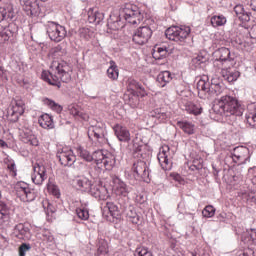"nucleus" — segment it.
I'll return each instance as SVG.
<instances>
[{
    "instance_id": "obj_1",
    "label": "nucleus",
    "mask_w": 256,
    "mask_h": 256,
    "mask_svg": "<svg viewBox=\"0 0 256 256\" xmlns=\"http://www.w3.org/2000/svg\"><path fill=\"white\" fill-rule=\"evenodd\" d=\"M243 111H245V106L236 97L225 95L212 106L211 117L216 115L214 119L217 121L221 117H232V119H236L243 115Z\"/></svg>"
},
{
    "instance_id": "obj_2",
    "label": "nucleus",
    "mask_w": 256,
    "mask_h": 256,
    "mask_svg": "<svg viewBox=\"0 0 256 256\" xmlns=\"http://www.w3.org/2000/svg\"><path fill=\"white\" fill-rule=\"evenodd\" d=\"M44 81L61 89L62 83H71V66L65 61H53L49 72L42 73Z\"/></svg>"
},
{
    "instance_id": "obj_3",
    "label": "nucleus",
    "mask_w": 256,
    "mask_h": 256,
    "mask_svg": "<svg viewBox=\"0 0 256 256\" xmlns=\"http://www.w3.org/2000/svg\"><path fill=\"white\" fill-rule=\"evenodd\" d=\"M198 95L201 99H215L223 93V83L219 78H212L209 82L208 76H202L197 82Z\"/></svg>"
},
{
    "instance_id": "obj_4",
    "label": "nucleus",
    "mask_w": 256,
    "mask_h": 256,
    "mask_svg": "<svg viewBox=\"0 0 256 256\" xmlns=\"http://www.w3.org/2000/svg\"><path fill=\"white\" fill-rule=\"evenodd\" d=\"M120 16L131 25H139L144 19L143 12L135 4H126L120 11Z\"/></svg>"
},
{
    "instance_id": "obj_5",
    "label": "nucleus",
    "mask_w": 256,
    "mask_h": 256,
    "mask_svg": "<svg viewBox=\"0 0 256 256\" xmlns=\"http://www.w3.org/2000/svg\"><path fill=\"white\" fill-rule=\"evenodd\" d=\"M190 34L191 27L189 26H171L165 31L166 38L176 43H185Z\"/></svg>"
},
{
    "instance_id": "obj_6",
    "label": "nucleus",
    "mask_w": 256,
    "mask_h": 256,
    "mask_svg": "<svg viewBox=\"0 0 256 256\" xmlns=\"http://www.w3.org/2000/svg\"><path fill=\"white\" fill-rule=\"evenodd\" d=\"M97 167L98 169H105V171H111L115 167V155L107 150H97Z\"/></svg>"
},
{
    "instance_id": "obj_7",
    "label": "nucleus",
    "mask_w": 256,
    "mask_h": 256,
    "mask_svg": "<svg viewBox=\"0 0 256 256\" xmlns=\"http://www.w3.org/2000/svg\"><path fill=\"white\" fill-rule=\"evenodd\" d=\"M46 33L51 41H55L56 43L61 42L62 39L67 37V30L65 29V26H61L55 22L48 23Z\"/></svg>"
},
{
    "instance_id": "obj_8",
    "label": "nucleus",
    "mask_w": 256,
    "mask_h": 256,
    "mask_svg": "<svg viewBox=\"0 0 256 256\" xmlns=\"http://www.w3.org/2000/svg\"><path fill=\"white\" fill-rule=\"evenodd\" d=\"M25 113V102L21 98L16 97L11 101V108L8 110V115L12 123H17L19 117Z\"/></svg>"
},
{
    "instance_id": "obj_9",
    "label": "nucleus",
    "mask_w": 256,
    "mask_h": 256,
    "mask_svg": "<svg viewBox=\"0 0 256 256\" xmlns=\"http://www.w3.org/2000/svg\"><path fill=\"white\" fill-rule=\"evenodd\" d=\"M157 159L164 171H171L173 169V157L171 156V149L168 145L160 148Z\"/></svg>"
},
{
    "instance_id": "obj_10",
    "label": "nucleus",
    "mask_w": 256,
    "mask_h": 256,
    "mask_svg": "<svg viewBox=\"0 0 256 256\" xmlns=\"http://www.w3.org/2000/svg\"><path fill=\"white\" fill-rule=\"evenodd\" d=\"M132 170L135 173L136 179H142V181L150 180L151 172L149 170V164L143 160H138L132 166Z\"/></svg>"
},
{
    "instance_id": "obj_11",
    "label": "nucleus",
    "mask_w": 256,
    "mask_h": 256,
    "mask_svg": "<svg viewBox=\"0 0 256 256\" xmlns=\"http://www.w3.org/2000/svg\"><path fill=\"white\" fill-rule=\"evenodd\" d=\"M153 36V30L149 27L141 26L133 34L132 41L136 45H145Z\"/></svg>"
},
{
    "instance_id": "obj_12",
    "label": "nucleus",
    "mask_w": 256,
    "mask_h": 256,
    "mask_svg": "<svg viewBox=\"0 0 256 256\" xmlns=\"http://www.w3.org/2000/svg\"><path fill=\"white\" fill-rule=\"evenodd\" d=\"M57 159L60 162V165H63V167H71L77 160L75 154H73V150L64 147L61 150H59L56 154Z\"/></svg>"
},
{
    "instance_id": "obj_13",
    "label": "nucleus",
    "mask_w": 256,
    "mask_h": 256,
    "mask_svg": "<svg viewBox=\"0 0 256 256\" xmlns=\"http://www.w3.org/2000/svg\"><path fill=\"white\" fill-rule=\"evenodd\" d=\"M230 155L234 163H237L238 165H243V163H247V161H249V148L244 146H238L233 149Z\"/></svg>"
},
{
    "instance_id": "obj_14",
    "label": "nucleus",
    "mask_w": 256,
    "mask_h": 256,
    "mask_svg": "<svg viewBox=\"0 0 256 256\" xmlns=\"http://www.w3.org/2000/svg\"><path fill=\"white\" fill-rule=\"evenodd\" d=\"M17 193L20 195L22 201L31 202L37 199V192L29 188V184L25 182H20L17 186Z\"/></svg>"
},
{
    "instance_id": "obj_15",
    "label": "nucleus",
    "mask_w": 256,
    "mask_h": 256,
    "mask_svg": "<svg viewBox=\"0 0 256 256\" xmlns=\"http://www.w3.org/2000/svg\"><path fill=\"white\" fill-rule=\"evenodd\" d=\"M100 209L102 217H104L106 221H111V217H116L119 214V207L113 202H102Z\"/></svg>"
},
{
    "instance_id": "obj_16",
    "label": "nucleus",
    "mask_w": 256,
    "mask_h": 256,
    "mask_svg": "<svg viewBox=\"0 0 256 256\" xmlns=\"http://www.w3.org/2000/svg\"><path fill=\"white\" fill-rule=\"evenodd\" d=\"M34 173L32 174V182L35 185H43V181L47 179V168L41 164H35L33 166Z\"/></svg>"
},
{
    "instance_id": "obj_17",
    "label": "nucleus",
    "mask_w": 256,
    "mask_h": 256,
    "mask_svg": "<svg viewBox=\"0 0 256 256\" xmlns=\"http://www.w3.org/2000/svg\"><path fill=\"white\" fill-rule=\"evenodd\" d=\"M112 183L114 185L116 195H119L120 197H128L129 193L132 191V188L127 186L126 183L118 176L112 177Z\"/></svg>"
},
{
    "instance_id": "obj_18",
    "label": "nucleus",
    "mask_w": 256,
    "mask_h": 256,
    "mask_svg": "<svg viewBox=\"0 0 256 256\" xmlns=\"http://www.w3.org/2000/svg\"><path fill=\"white\" fill-rule=\"evenodd\" d=\"M11 219V207L4 201L0 190V225H8Z\"/></svg>"
},
{
    "instance_id": "obj_19",
    "label": "nucleus",
    "mask_w": 256,
    "mask_h": 256,
    "mask_svg": "<svg viewBox=\"0 0 256 256\" xmlns=\"http://www.w3.org/2000/svg\"><path fill=\"white\" fill-rule=\"evenodd\" d=\"M127 91L128 93H139L140 97H147V90L133 78L127 80Z\"/></svg>"
},
{
    "instance_id": "obj_20",
    "label": "nucleus",
    "mask_w": 256,
    "mask_h": 256,
    "mask_svg": "<svg viewBox=\"0 0 256 256\" xmlns=\"http://www.w3.org/2000/svg\"><path fill=\"white\" fill-rule=\"evenodd\" d=\"M114 133L119 141L122 143H129L131 141V132L127 127L116 124L114 127Z\"/></svg>"
},
{
    "instance_id": "obj_21",
    "label": "nucleus",
    "mask_w": 256,
    "mask_h": 256,
    "mask_svg": "<svg viewBox=\"0 0 256 256\" xmlns=\"http://www.w3.org/2000/svg\"><path fill=\"white\" fill-rule=\"evenodd\" d=\"M221 75L225 81H228V83H233V81H237V79H239L241 73L231 67H222Z\"/></svg>"
},
{
    "instance_id": "obj_22",
    "label": "nucleus",
    "mask_w": 256,
    "mask_h": 256,
    "mask_svg": "<svg viewBox=\"0 0 256 256\" xmlns=\"http://www.w3.org/2000/svg\"><path fill=\"white\" fill-rule=\"evenodd\" d=\"M14 233L18 239H31V229H29L27 224H17L14 227Z\"/></svg>"
},
{
    "instance_id": "obj_23",
    "label": "nucleus",
    "mask_w": 256,
    "mask_h": 256,
    "mask_svg": "<svg viewBox=\"0 0 256 256\" xmlns=\"http://www.w3.org/2000/svg\"><path fill=\"white\" fill-rule=\"evenodd\" d=\"M217 54L219 58L216 60V63H220L222 67L223 65H227L233 61V58L231 57V50H229V48H219L217 50Z\"/></svg>"
},
{
    "instance_id": "obj_24",
    "label": "nucleus",
    "mask_w": 256,
    "mask_h": 256,
    "mask_svg": "<svg viewBox=\"0 0 256 256\" xmlns=\"http://www.w3.org/2000/svg\"><path fill=\"white\" fill-rule=\"evenodd\" d=\"M75 184L76 187L78 189H80V191H89V193L93 196V197H97L96 192L93 188V185L91 184V181H89V179L87 178H78L75 180Z\"/></svg>"
},
{
    "instance_id": "obj_25",
    "label": "nucleus",
    "mask_w": 256,
    "mask_h": 256,
    "mask_svg": "<svg viewBox=\"0 0 256 256\" xmlns=\"http://www.w3.org/2000/svg\"><path fill=\"white\" fill-rule=\"evenodd\" d=\"M246 123L251 127V129H256V105L250 104L247 107V112L245 114Z\"/></svg>"
},
{
    "instance_id": "obj_26",
    "label": "nucleus",
    "mask_w": 256,
    "mask_h": 256,
    "mask_svg": "<svg viewBox=\"0 0 256 256\" xmlns=\"http://www.w3.org/2000/svg\"><path fill=\"white\" fill-rule=\"evenodd\" d=\"M173 77H175V74H172L170 71H162L157 76V83L160 87H166L168 83H171L173 81Z\"/></svg>"
},
{
    "instance_id": "obj_27",
    "label": "nucleus",
    "mask_w": 256,
    "mask_h": 256,
    "mask_svg": "<svg viewBox=\"0 0 256 256\" xmlns=\"http://www.w3.org/2000/svg\"><path fill=\"white\" fill-rule=\"evenodd\" d=\"M139 97H141L139 92H129L124 95V100L132 109H135L139 107Z\"/></svg>"
},
{
    "instance_id": "obj_28",
    "label": "nucleus",
    "mask_w": 256,
    "mask_h": 256,
    "mask_svg": "<svg viewBox=\"0 0 256 256\" xmlns=\"http://www.w3.org/2000/svg\"><path fill=\"white\" fill-rule=\"evenodd\" d=\"M234 12L236 13L240 21H243L244 23H249L251 21V12L245 11V8L243 7V5L241 4L236 5L234 7Z\"/></svg>"
},
{
    "instance_id": "obj_29",
    "label": "nucleus",
    "mask_w": 256,
    "mask_h": 256,
    "mask_svg": "<svg viewBox=\"0 0 256 256\" xmlns=\"http://www.w3.org/2000/svg\"><path fill=\"white\" fill-rule=\"evenodd\" d=\"M21 139L23 143H26L28 145H32L33 147H37L39 145V140H37V137L33 135V132L31 130H26L21 134Z\"/></svg>"
},
{
    "instance_id": "obj_30",
    "label": "nucleus",
    "mask_w": 256,
    "mask_h": 256,
    "mask_svg": "<svg viewBox=\"0 0 256 256\" xmlns=\"http://www.w3.org/2000/svg\"><path fill=\"white\" fill-rule=\"evenodd\" d=\"M38 123L43 129H53L55 127L53 117H51L49 114H43L39 118Z\"/></svg>"
},
{
    "instance_id": "obj_31",
    "label": "nucleus",
    "mask_w": 256,
    "mask_h": 256,
    "mask_svg": "<svg viewBox=\"0 0 256 256\" xmlns=\"http://www.w3.org/2000/svg\"><path fill=\"white\" fill-rule=\"evenodd\" d=\"M20 4L27 15H35V7H37L35 0H20Z\"/></svg>"
},
{
    "instance_id": "obj_32",
    "label": "nucleus",
    "mask_w": 256,
    "mask_h": 256,
    "mask_svg": "<svg viewBox=\"0 0 256 256\" xmlns=\"http://www.w3.org/2000/svg\"><path fill=\"white\" fill-rule=\"evenodd\" d=\"M49 55L52 59H61V57L67 55V49H65L63 45H57L50 50Z\"/></svg>"
},
{
    "instance_id": "obj_33",
    "label": "nucleus",
    "mask_w": 256,
    "mask_h": 256,
    "mask_svg": "<svg viewBox=\"0 0 256 256\" xmlns=\"http://www.w3.org/2000/svg\"><path fill=\"white\" fill-rule=\"evenodd\" d=\"M177 125L187 135L195 134V124H193L192 122L182 121V122H178Z\"/></svg>"
},
{
    "instance_id": "obj_34",
    "label": "nucleus",
    "mask_w": 256,
    "mask_h": 256,
    "mask_svg": "<svg viewBox=\"0 0 256 256\" xmlns=\"http://www.w3.org/2000/svg\"><path fill=\"white\" fill-rule=\"evenodd\" d=\"M207 57L203 54H197L194 56L191 60V66L194 67V69H201L203 65H205V62L207 61Z\"/></svg>"
},
{
    "instance_id": "obj_35",
    "label": "nucleus",
    "mask_w": 256,
    "mask_h": 256,
    "mask_svg": "<svg viewBox=\"0 0 256 256\" xmlns=\"http://www.w3.org/2000/svg\"><path fill=\"white\" fill-rule=\"evenodd\" d=\"M210 23L212 27H223L227 24V17H225L223 14L214 15L211 17Z\"/></svg>"
},
{
    "instance_id": "obj_36",
    "label": "nucleus",
    "mask_w": 256,
    "mask_h": 256,
    "mask_svg": "<svg viewBox=\"0 0 256 256\" xmlns=\"http://www.w3.org/2000/svg\"><path fill=\"white\" fill-rule=\"evenodd\" d=\"M109 245L105 239H100L98 241V256H108Z\"/></svg>"
},
{
    "instance_id": "obj_37",
    "label": "nucleus",
    "mask_w": 256,
    "mask_h": 256,
    "mask_svg": "<svg viewBox=\"0 0 256 256\" xmlns=\"http://www.w3.org/2000/svg\"><path fill=\"white\" fill-rule=\"evenodd\" d=\"M127 220L130 221V223H133V225H139L143 221V218L135 210H129L127 213Z\"/></svg>"
},
{
    "instance_id": "obj_38",
    "label": "nucleus",
    "mask_w": 256,
    "mask_h": 256,
    "mask_svg": "<svg viewBox=\"0 0 256 256\" xmlns=\"http://www.w3.org/2000/svg\"><path fill=\"white\" fill-rule=\"evenodd\" d=\"M107 75L112 81L119 79V69H117L115 62H111V66L107 69Z\"/></svg>"
},
{
    "instance_id": "obj_39",
    "label": "nucleus",
    "mask_w": 256,
    "mask_h": 256,
    "mask_svg": "<svg viewBox=\"0 0 256 256\" xmlns=\"http://www.w3.org/2000/svg\"><path fill=\"white\" fill-rule=\"evenodd\" d=\"M15 17V10L13 9V5L8 4L4 7L2 11V19H13Z\"/></svg>"
},
{
    "instance_id": "obj_40",
    "label": "nucleus",
    "mask_w": 256,
    "mask_h": 256,
    "mask_svg": "<svg viewBox=\"0 0 256 256\" xmlns=\"http://www.w3.org/2000/svg\"><path fill=\"white\" fill-rule=\"evenodd\" d=\"M98 187H100V188H98L99 199H101L102 201H105V199H107V197H109V192L107 191L105 182L100 180L98 183Z\"/></svg>"
},
{
    "instance_id": "obj_41",
    "label": "nucleus",
    "mask_w": 256,
    "mask_h": 256,
    "mask_svg": "<svg viewBox=\"0 0 256 256\" xmlns=\"http://www.w3.org/2000/svg\"><path fill=\"white\" fill-rule=\"evenodd\" d=\"M77 153L79 157L84 159V161H88L89 163L93 161V156L91 155V153H89V151L85 150L83 147H78Z\"/></svg>"
},
{
    "instance_id": "obj_42",
    "label": "nucleus",
    "mask_w": 256,
    "mask_h": 256,
    "mask_svg": "<svg viewBox=\"0 0 256 256\" xmlns=\"http://www.w3.org/2000/svg\"><path fill=\"white\" fill-rule=\"evenodd\" d=\"M186 111L192 115H201L203 108L199 104H189L186 108Z\"/></svg>"
},
{
    "instance_id": "obj_43",
    "label": "nucleus",
    "mask_w": 256,
    "mask_h": 256,
    "mask_svg": "<svg viewBox=\"0 0 256 256\" xmlns=\"http://www.w3.org/2000/svg\"><path fill=\"white\" fill-rule=\"evenodd\" d=\"M44 103H45V105L50 107V109H52V111H55L56 113H61V111H63V107L53 100L46 99L44 101Z\"/></svg>"
},
{
    "instance_id": "obj_44",
    "label": "nucleus",
    "mask_w": 256,
    "mask_h": 256,
    "mask_svg": "<svg viewBox=\"0 0 256 256\" xmlns=\"http://www.w3.org/2000/svg\"><path fill=\"white\" fill-rule=\"evenodd\" d=\"M243 241L249 245L256 244V229H251L250 232L247 233V236L243 238Z\"/></svg>"
},
{
    "instance_id": "obj_45",
    "label": "nucleus",
    "mask_w": 256,
    "mask_h": 256,
    "mask_svg": "<svg viewBox=\"0 0 256 256\" xmlns=\"http://www.w3.org/2000/svg\"><path fill=\"white\" fill-rule=\"evenodd\" d=\"M202 215H203V217H205L206 219H210L211 217H214V216H215V207H213L212 205L206 206V207L202 210Z\"/></svg>"
},
{
    "instance_id": "obj_46",
    "label": "nucleus",
    "mask_w": 256,
    "mask_h": 256,
    "mask_svg": "<svg viewBox=\"0 0 256 256\" xmlns=\"http://www.w3.org/2000/svg\"><path fill=\"white\" fill-rule=\"evenodd\" d=\"M152 55L154 59H163L167 57V48L158 47L157 51H155Z\"/></svg>"
},
{
    "instance_id": "obj_47",
    "label": "nucleus",
    "mask_w": 256,
    "mask_h": 256,
    "mask_svg": "<svg viewBox=\"0 0 256 256\" xmlns=\"http://www.w3.org/2000/svg\"><path fill=\"white\" fill-rule=\"evenodd\" d=\"M76 213L79 219H83L84 221L89 219V211H87L85 208L76 209Z\"/></svg>"
},
{
    "instance_id": "obj_48",
    "label": "nucleus",
    "mask_w": 256,
    "mask_h": 256,
    "mask_svg": "<svg viewBox=\"0 0 256 256\" xmlns=\"http://www.w3.org/2000/svg\"><path fill=\"white\" fill-rule=\"evenodd\" d=\"M79 36L81 37V39L89 41V39H91V30H89V28H81L79 30Z\"/></svg>"
},
{
    "instance_id": "obj_49",
    "label": "nucleus",
    "mask_w": 256,
    "mask_h": 256,
    "mask_svg": "<svg viewBox=\"0 0 256 256\" xmlns=\"http://www.w3.org/2000/svg\"><path fill=\"white\" fill-rule=\"evenodd\" d=\"M152 117H155L156 119H159V121H165V119L167 118V113L161 112V110L156 109L152 113Z\"/></svg>"
},
{
    "instance_id": "obj_50",
    "label": "nucleus",
    "mask_w": 256,
    "mask_h": 256,
    "mask_svg": "<svg viewBox=\"0 0 256 256\" xmlns=\"http://www.w3.org/2000/svg\"><path fill=\"white\" fill-rule=\"evenodd\" d=\"M135 256H153V253H151L147 248H137Z\"/></svg>"
},
{
    "instance_id": "obj_51",
    "label": "nucleus",
    "mask_w": 256,
    "mask_h": 256,
    "mask_svg": "<svg viewBox=\"0 0 256 256\" xmlns=\"http://www.w3.org/2000/svg\"><path fill=\"white\" fill-rule=\"evenodd\" d=\"M27 251H31V245L27 243H23L19 247V256H25Z\"/></svg>"
},
{
    "instance_id": "obj_52",
    "label": "nucleus",
    "mask_w": 256,
    "mask_h": 256,
    "mask_svg": "<svg viewBox=\"0 0 256 256\" xmlns=\"http://www.w3.org/2000/svg\"><path fill=\"white\" fill-rule=\"evenodd\" d=\"M70 115H73V117H81V119H84L83 112H81V110H79V107L77 106L70 107Z\"/></svg>"
},
{
    "instance_id": "obj_53",
    "label": "nucleus",
    "mask_w": 256,
    "mask_h": 256,
    "mask_svg": "<svg viewBox=\"0 0 256 256\" xmlns=\"http://www.w3.org/2000/svg\"><path fill=\"white\" fill-rule=\"evenodd\" d=\"M88 137L89 139H91L93 141V137L94 139H97V131H95V127L91 126L88 129Z\"/></svg>"
},
{
    "instance_id": "obj_54",
    "label": "nucleus",
    "mask_w": 256,
    "mask_h": 256,
    "mask_svg": "<svg viewBox=\"0 0 256 256\" xmlns=\"http://www.w3.org/2000/svg\"><path fill=\"white\" fill-rule=\"evenodd\" d=\"M144 27H149L151 31H153V29H155V20L151 18L146 19Z\"/></svg>"
},
{
    "instance_id": "obj_55",
    "label": "nucleus",
    "mask_w": 256,
    "mask_h": 256,
    "mask_svg": "<svg viewBox=\"0 0 256 256\" xmlns=\"http://www.w3.org/2000/svg\"><path fill=\"white\" fill-rule=\"evenodd\" d=\"M50 191H51L52 195H54V197H57V199H59V197L61 196V192L59 191V187H57L55 185L50 188Z\"/></svg>"
},
{
    "instance_id": "obj_56",
    "label": "nucleus",
    "mask_w": 256,
    "mask_h": 256,
    "mask_svg": "<svg viewBox=\"0 0 256 256\" xmlns=\"http://www.w3.org/2000/svg\"><path fill=\"white\" fill-rule=\"evenodd\" d=\"M9 245V239L4 235L0 234V247H7Z\"/></svg>"
},
{
    "instance_id": "obj_57",
    "label": "nucleus",
    "mask_w": 256,
    "mask_h": 256,
    "mask_svg": "<svg viewBox=\"0 0 256 256\" xmlns=\"http://www.w3.org/2000/svg\"><path fill=\"white\" fill-rule=\"evenodd\" d=\"M9 39V33L0 32V44L5 43Z\"/></svg>"
},
{
    "instance_id": "obj_58",
    "label": "nucleus",
    "mask_w": 256,
    "mask_h": 256,
    "mask_svg": "<svg viewBox=\"0 0 256 256\" xmlns=\"http://www.w3.org/2000/svg\"><path fill=\"white\" fill-rule=\"evenodd\" d=\"M47 207H46V211L47 213H55V211H57V209L55 208V206H53V204L49 203L48 201H46Z\"/></svg>"
},
{
    "instance_id": "obj_59",
    "label": "nucleus",
    "mask_w": 256,
    "mask_h": 256,
    "mask_svg": "<svg viewBox=\"0 0 256 256\" xmlns=\"http://www.w3.org/2000/svg\"><path fill=\"white\" fill-rule=\"evenodd\" d=\"M170 176L172 177V179H174V181H177L178 183H182L183 181V177H181V175L177 173H172Z\"/></svg>"
},
{
    "instance_id": "obj_60",
    "label": "nucleus",
    "mask_w": 256,
    "mask_h": 256,
    "mask_svg": "<svg viewBox=\"0 0 256 256\" xmlns=\"http://www.w3.org/2000/svg\"><path fill=\"white\" fill-rule=\"evenodd\" d=\"M0 77H2V79H7V70H5V68H3L2 66H0Z\"/></svg>"
},
{
    "instance_id": "obj_61",
    "label": "nucleus",
    "mask_w": 256,
    "mask_h": 256,
    "mask_svg": "<svg viewBox=\"0 0 256 256\" xmlns=\"http://www.w3.org/2000/svg\"><path fill=\"white\" fill-rule=\"evenodd\" d=\"M136 202L140 204L145 203V197L143 195L136 196Z\"/></svg>"
},
{
    "instance_id": "obj_62",
    "label": "nucleus",
    "mask_w": 256,
    "mask_h": 256,
    "mask_svg": "<svg viewBox=\"0 0 256 256\" xmlns=\"http://www.w3.org/2000/svg\"><path fill=\"white\" fill-rule=\"evenodd\" d=\"M234 43H235L236 46H240L241 47L243 45V43H244V40L241 39V38H235L234 39Z\"/></svg>"
},
{
    "instance_id": "obj_63",
    "label": "nucleus",
    "mask_w": 256,
    "mask_h": 256,
    "mask_svg": "<svg viewBox=\"0 0 256 256\" xmlns=\"http://www.w3.org/2000/svg\"><path fill=\"white\" fill-rule=\"evenodd\" d=\"M8 169L9 171H12V173H15V171H17L15 169V163L8 164Z\"/></svg>"
},
{
    "instance_id": "obj_64",
    "label": "nucleus",
    "mask_w": 256,
    "mask_h": 256,
    "mask_svg": "<svg viewBox=\"0 0 256 256\" xmlns=\"http://www.w3.org/2000/svg\"><path fill=\"white\" fill-rule=\"evenodd\" d=\"M0 147L2 149H5V147H8L7 142H5L4 140L0 139Z\"/></svg>"
}]
</instances>
